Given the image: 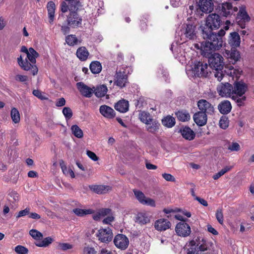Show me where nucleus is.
<instances>
[{
    "mask_svg": "<svg viewBox=\"0 0 254 254\" xmlns=\"http://www.w3.org/2000/svg\"><path fill=\"white\" fill-rule=\"evenodd\" d=\"M220 14L223 16L227 17L232 15L234 12L238 11L237 7H233L232 4L228 2L223 3L219 6Z\"/></svg>",
    "mask_w": 254,
    "mask_h": 254,
    "instance_id": "obj_16",
    "label": "nucleus"
},
{
    "mask_svg": "<svg viewBox=\"0 0 254 254\" xmlns=\"http://www.w3.org/2000/svg\"><path fill=\"white\" fill-rule=\"evenodd\" d=\"M97 252L93 248L86 247L84 248L83 254H96Z\"/></svg>",
    "mask_w": 254,
    "mask_h": 254,
    "instance_id": "obj_57",
    "label": "nucleus"
},
{
    "mask_svg": "<svg viewBox=\"0 0 254 254\" xmlns=\"http://www.w3.org/2000/svg\"><path fill=\"white\" fill-rule=\"evenodd\" d=\"M29 212H30V209L28 208H26L23 210L20 211L18 212L17 215L16 216V218H19L20 217L24 216L29 214Z\"/></svg>",
    "mask_w": 254,
    "mask_h": 254,
    "instance_id": "obj_62",
    "label": "nucleus"
},
{
    "mask_svg": "<svg viewBox=\"0 0 254 254\" xmlns=\"http://www.w3.org/2000/svg\"><path fill=\"white\" fill-rule=\"evenodd\" d=\"M218 109L220 112L223 114L229 113L232 109L230 102L228 100L222 102L218 106Z\"/></svg>",
    "mask_w": 254,
    "mask_h": 254,
    "instance_id": "obj_31",
    "label": "nucleus"
},
{
    "mask_svg": "<svg viewBox=\"0 0 254 254\" xmlns=\"http://www.w3.org/2000/svg\"><path fill=\"white\" fill-rule=\"evenodd\" d=\"M114 243L117 248L125 250L129 245V240L125 235L118 234L115 236Z\"/></svg>",
    "mask_w": 254,
    "mask_h": 254,
    "instance_id": "obj_12",
    "label": "nucleus"
},
{
    "mask_svg": "<svg viewBox=\"0 0 254 254\" xmlns=\"http://www.w3.org/2000/svg\"><path fill=\"white\" fill-rule=\"evenodd\" d=\"M55 4L53 1H49L47 6L48 17L49 18V22L53 23L55 18Z\"/></svg>",
    "mask_w": 254,
    "mask_h": 254,
    "instance_id": "obj_33",
    "label": "nucleus"
},
{
    "mask_svg": "<svg viewBox=\"0 0 254 254\" xmlns=\"http://www.w3.org/2000/svg\"><path fill=\"white\" fill-rule=\"evenodd\" d=\"M86 154L91 160H92L94 161H96L99 159V158L96 155V154L91 151L87 150Z\"/></svg>",
    "mask_w": 254,
    "mask_h": 254,
    "instance_id": "obj_58",
    "label": "nucleus"
},
{
    "mask_svg": "<svg viewBox=\"0 0 254 254\" xmlns=\"http://www.w3.org/2000/svg\"><path fill=\"white\" fill-rule=\"evenodd\" d=\"M10 117L14 124H18L20 121V114L15 108H12L10 111Z\"/></svg>",
    "mask_w": 254,
    "mask_h": 254,
    "instance_id": "obj_42",
    "label": "nucleus"
},
{
    "mask_svg": "<svg viewBox=\"0 0 254 254\" xmlns=\"http://www.w3.org/2000/svg\"><path fill=\"white\" fill-rule=\"evenodd\" d=\"M89 52L85 47H81L79 48L76 51V56L77 58L81 61H84L87 60Z\"/></svg>",
    "mask_w": 254,
    "mask_h": 254,
    "instance_id": "obj_34",
    "label": "nucleus"
},
{
    "mask_svg": "<svg viewBox=\"0 0 254 254\" xmlns=\"http://www.w3.org/2000/svg\"><path fill=\"white\" fill-rule=\"evenodd\" d=\"M216 217L217 221L220 224H222L223 223L224 217L222 209H219L217 210Z\"/></svg>",
    "mask_w": 254,
    "mask_h": 254,
    "instance_id": "obj_55",
    "label": "nucleus"
},
{
    "mask_svg": "<svg viewBox=\"0 0 254 254\" xmlns=\"http://www.w3.org/2000/svg\"><path fill=\"white\" fill-rule=\"evenodd\" d=\"M232 169L231 166H226L222 169L220 171L216 173V174L213 176V178L214 180L218 179L220 177L223 176L224 174H225L228 171H230Z\"/></svg>",
    "mask_w": 254,
    "mask_h": 254,
    "instance_id": "obj_49",
    "label": "nucleus"
},
{
    "mask_svg": "<svg viewBox=\"0 0 254 254\" xmlns=\"http://www.w3.org/2000/svg\"><path fill=\"white\" fill-rule=\"evenodd\" d=\"M162 123L165 127L171 128L175 126L176 121L174 118L171 116H167L162 120Z\"/></svg>",
    "mask_w": 254,
    "mask_h": 254,
    "instance_id": "obj_35",
    "label": "nucleus"
},
{
    "mask_svg": "<svg viewBox=\"0 0 254 254\" xmlns=\"http://www.w3.org/2000/svg\"><path fill=\"white\" fill-rule=\"evenodd\" d=\"M224 56L233 64L240 61L241 58L239 51L235 48L230 51L225 50Z\"/></svg>",
    "mask_w": 254,
    "mask_h": 254,
    "instance_id": "obj_18",
    "label": "nucleus"
},
{
    "mask_svg": "<svg viewBox=\"0 0 254 254\" xmlns=\"http://www.w3.org/2000/svg\"><path fill=\"white\" fill-rule=\"evenodd\" d=\"M74 213L78 216L83 217L88 214L94 213V210L91 209L75 208L73 209Z\"/></svg>",
    "mask_w": 254,
    "mask_h": 254,
    "instance_id": "obj_37",
    "label": "nucleus"
},
{
    "mask_svg": "<svg viewBox=\"0 0 254 254\" xmlns=\"http://www.w3.org/2000/svg\"><path fill=\"white\" fill-rule=\"evenodd\" d=\"M207 115L203 112H198L194 114L193 119L198 126H204L207 121Z\"/></svg>",
    "mask_w": 254,
    "mask_h": 254,
    "instance_id": "obj_23",
    "label": "nucleus"
},
{
    "mask_svg": "<svg viewBox=\"0 0 254 254\" xmlns=\"http://www.w3.org/2000/svg\"><path fill=\"white\" fill-rule=\"evenodd\" d=\"M81 18L76 12H71L67 16L68 25L75 27L78 26L81 22Z\"/></svg>",
    "mask_w": 254,
    "mask_h": 254,
    "instance_id": "obj_26",
    "label": "nucleus"
},
{
    "mask_svg": "<svg viewBox=\"0 0 254 254\" xmlns=\"http://www.w3.org/2000/svg\"><path fill=\"white\" fill-rule=\"evenodd\" d=\"M27 58L32 64H35L36 62V59L39 56V54L32 48L29 49V52L26 54Z\"/></svg>",
    "mask_w": 254,
    "mask_h": 254,
    "instance_id": "obj_36",
    "label": "nucleus"
},
{
    "mask_svg": "<svg viewBox=\"0 0 254 254\" xmlns=\"http://www.w3.org/2000/svg\"><path fill=\"white\" fill-rule=\"evenodd\" d=\"M65 41L69 46H73L78 43V39L75 35H69L65 38Z\"/></svg>",
    "mask_w": 254,
    "mask_h": 254,
    "instance_id": "obj_46",
    "label": "nucleus"
},
{
    "mask_svg": "<svg viewBox=\"0 0 254 254\" xmlns=\"http://www.w3.org/2000/svg\"><path fill=\"white\" fill-rule=\"evenodd\" d=\"M15 251L18 254H27L28 250L24 246L18 245L15 248Z\"/></svg>",
    "mask_w": 254,
    "mask_h": 254,
    "instance_id": "obj_52",
    "label": "nucleus"
},
{
    "mask_svg": "<svg viewBox=\"0 0 254 254\" xmlns=\"http://www.w3.org/2000/svg\"><path fill=\"white\" fill-rule=\"evenodd\" d=\"M97 236L102 242L107 243L112 240L113 235L111 229L107 227L99 230Z\"/></svg>",
    "mask_w": 254,
    "mask_h": 254,
    "instance_id": "obj_15",
    "label": "nucleus"
},
{
    "mask_svg": "<svg viewBox=\"0 0 254 254\" xmlns=\"http://www.w3.org/2000/svg\"><path fill=\"white\" fill-rule=\"evenodd\" d=\"M146 125V130L151 133H155L158 130L160 125L158 121L153 119Z\"/></svg>",
    "mask_w": 254,
    "mask_h": 254,
    "instance_id": "obj_32",
    "label": "nucleus"
},
{
    "mask_svg": "<svg viewBox=\"0 0 254 254\" xmlns=\"http://www.w3.org/2000/svg\"><path fill=\"white\" fill-rule=\"evenodd\" d=\"M225 73L228 76L231 77L233 79L238 80L241 76L243 71L239 67H234L230 64H225Z\"/></svg>",
    "mask_w": 254,
    "mask_h": 254,
    "instance_id": "obj_10",
    "label": "nucleus"
},
{
    "mask_svg": "<svg viewBox=\"0 0 254 254\" xmlns=\"http://www.w3.org/2000/svg\"><path fill=\"white\" fill-rule=\"evenodd\" d=\"M176 115L178 119L182 122L188 121L190 119V114L186 112L178 111L176 113Z\"/></svg>",
    "mask_w": 254,
    "mask_h": 254,
    "instance_id": "obj_45",
    "label": "nucleus"
},
{
    "mask_svg": "<svg viewBox=\"0 0 254 254\" xmlns=\"http://www.w3.org/2000/svg\"><path fill=\"white\" fill-rule=\"evenodd\" d=\"M29 234L36 240H40L43 238L42 234L36 229H32L30 230Z\"/></svg>",
    "mask_w": 254,
    "mask_h": 254,
    "instance_id": "obj_48",
    "label": "nucleus"
},
{
    "mask_svg": "<svg viewBox=\"0 0 254 254\" xmlns=\"http://www.w3.org/2000/svg\"><path fill=\"white\" fill-rule=\"evenodd\" d=\"M58 247L59 249L65 251L72 249L73 245L69 243H60Z\"/></svg>",
    "mask_w": 254,
    "mask_h": 254,
    "instance_id": "obj_53",
    "label": "nucleus"
},
{
    "mask_svg": "<svg viewBox=\"0 0 254 254\" xmlns=\"http://www.w3.org/2000/svg\"><path fill=\"white\" fill-rule=\"evenodd\" d=\"M163 178L167 181L175 182V177L170 174L164 173L162 175Z\"/></svg>",
    "mask_w": 254,
    "mask_h": 254,
    "instance_id": "obj_59",
    "label": "nucleus"
},
{
    "mask_svg": "<svg viewBox=\"0 0 254 254\" xmlns=\"http://www.w3.org/2000/svg\"><path fill=\"white\" fill-rule=\"evenodd\" d=\"M15 79L17 81L23 82L27 81L28 77L26 75L17 74L15 76Z\"/></svg>",
    "mask_w": 254,
    "mask_h": 254,
    "instance_id": "obj_63",
    "label": "nucleus"
},
{
    "mask_svg": "<svg viewBox=\"0 0 254 254\" xmlns=\"http://www.w3.org/2000/svg\"><path fill=\"white\" fill-rule=\"evenodd\" d=\"M214 74L215 78H217V80L220 81L222 80L224 77V73L222 69H214Z\"/></svg>",
    "mask_w": 254,
    "mask_h": 254,
    "instance_id": "obj_54",
    "label": "nucleus"
},
{
    "mask_svg": "<svg viewBox=\"0 0 254 254\" xmlns=\"http://www.w3.org/2000/svg\"><path fill=\"white\" fill-rule=\"evenodd\" d=\"M182 36L188 40H194L196 37V25L192 23L184 24L182 29Z\"/></svg>",
    "mask_w": 254,
    "mask_h": 254,
    "instance_id": "obj_5",
    "label": "nucleus"
},
{
    "mask_svg": "<svg viewBox=\"0 0 254 254\" xmlns=\"http://www.w3.org/2000/svg\"><path fill=\"white\" fill-rule=\"evenodd\" d=\"M89 189L98 194H104L107 193L111 190V187L106 185H91Z\"/></svg>",
    "mask_w": 254,
    "mask_h": 254,
    "instance_id": "obj_28",
    "label": "nucleus"
},
{
    "mask_svg": "<svg viewBox=\"0 0 254 254\" xmlns=\"http://www.w3.org/2000/svg\"><path fill=\"white\" fill-rule=\"evenodd\" d=\"M33 94L41 100L46 99L47 98L43 95L42 93L39 90H34Z\"/></svg>",
    "mask_w": 254,
    "mask_h": 254,
    "instance_id": "obj_61",
    "label": "nucleus"
},
{
    "mask_svg": "<svg viewBox=\"0 0 254 254\" xmlns=\"http://www.w3.org/2000/svg\"><path fill=\"white\" fill-rule=\"evenodd\" d=\"M248 87L246 83L242 81H235L233 86V95L242 96L244 95Z\"/></svg>",
    "mask_w": 254,
    "mask_h": 254,
    "instance_id": "obj_19",
    "label": "nucleus"
},
{
    "mask_svg": "<svg viewBox=\"0 0 254 254\" xmlns=\"http://www.w3.org/2000/svg\"><path fill=\"white\" fill-rule=\"evenodd\" d=\"M76 86L81 94L85 97H91L94 92L92 88L88 87L82 82L77 83Z\"/></svg>",
    "mask_w": 254,
    "mask_h": 254,
    "instance_id": "obj_21",
    "label": "nucleus"
},
{
    "mask_svg": "<svg viewBox=\"0 0 254 254\" xmlns=\"http://www.w3.org/2000/svg\"><path fill=\"white\" fill-rule=\"evenodd\" d=\"M236 19L238 20V24L242 28H245V22L250 21L251 18L246 11V8L245 6L243 5L240 7Z\"/></svg>",
    "mask_w": 254,
    "mask_h": 254,
    "instance_id": "obj_9",
    "label": "nucleus"
},
{
    "mask_svg": "<svg viewBox=\"0 0 254 254\" xmlns=\"http://www.w3.org/2000/svg\"><path fill=\"white\" fill-rule=\"evenodd\" d=\"M115 108L121 113H126L128 110V102L125 99L120 100L115 104Z\"/></svg>",
    "mask_w": 254,
    "mask_h": 254,
    "instance_id": "obj_29",
    "label": "nucleus"
},
{
    "mask_svg": "<svg viewBox=\"0 0 254 254\" xmlns=\"http://www.w3.org/2000/svg\"><path fill=\"white\" fill-rule=\"evenodd\" d=\"M229 126V120L226 116H222L219 121V126L222 129H226Z\"/></svg>",
    "mask_w": 254,
    "mask_h": 254,
    "instance_id": "obj_50",
    "label": "nucleus"
},
{
    "mask_svg": "<svg viewBox=\"0 0 254 254\" xmlns=\"http://www.w3.org/2000/svg\"><path fill=\"white\" fill-rule=\"evenodd\" d=\"M151 218L149 213L140 212L136 215L135 222L141 225H146L150 222Z\"/></svg>",
    "mask_w": 254,
    "mask_h": 254,
    "instance_id": "obj_22",
    "label": "nucleus"
},
{
    "mask_svg": "<svg viewBox=\"0 0 254 254\" xmlns=\"http://www.w3.org/2000/svg\"><path fill=\"white\" fill-rule=\"evenodd\" d=\"M203 37L208 41L202 42L200 44H195L194 47L197 49H200L201 55L204 57H209L214 50H218L222 47L223 41L220 38H217L216 35Z\"/></svg>",
    "mask_w": 254,
    "mask_h": 254,
    "instance_id": "obj_1",
    "label": "nucleus"
},
{
    "mask_svg": "<svg viewBox=\"0 0 254 254\" xmlns=\"http://www.w3.org/2000/svg\"><path fill=\"white\" fill-rule=\"evenodd\" d=\"M72 134L77 138H81L83 136V133L81 129L77 125H73L71 127Z\"/></svg>",
    "mask_w": 254,
    "mask_h": 254,
    "instance_id": "obj_43",
    "label": "nucleus"
},
{
    "mask_svg": "<svg viewBox=\"0 0 254 254\" xmlns=\"http://www.w3.org/2000/svg\"><path fill=\"white\" fill-rule=\"evenodd\" d=\"M217 91L219 95L222 97L231 98L233 95V86L228 82L221 83L217 86Z\"/></svg>",
    "mask_w": 254,
    "mask_h": 254,
    "instance_id": "obj_6",
    "label": "nucleus"
},
{
    "mask_svg": "<svg viewBox=\"0 0 254 254\" xmlns=\"http://www.w3.org/2000/svg\"><path fill=\"white\" fill-rule=\"evenodd\" d=\"M221 22L220 17L218 14L216 13L209 14L206 18L205 25L200 26L202 36L208 37V35H216L212 32V30L218 29L220 26Z\"/></svg>",
    "mask_w": 254,
    "mask_h": 254,
    "instance_id": "obj_2",
    "label": "nucleus"
},
{
    "mask_svg": "<svg viewBox=\"0 0 254 254\" xmlns=\"http://www.w3.org/2000/svg\"><path fill=\"white\" fill-rule=\"evenodd\" d=\"M102 217L107 216L112 214V211L109 208H103L99 210Z\"/></svg>",
    "mask_w": 254,
    "mask_h": 254,
    "instance_id": "obj_60",
    "label": "nucleus"
},
{
    "mask_svg": "<svg viewBox=\"0 0 254 254\" xmlns=\"http://www.w3.org/2000/svg\"><path fill=\"white\" fill-rule=\"evenodd\" d=\"M127 82V75L126 69H121L117 71L114 83L122 88L125 86Z\"/></svg>",
    "mask_w": 254,
    "mask_h": 254,
    "instance_id": "obj_13",
    "label": "nucleus"
},
{
    "mask_svg": "<svg viewBox=\"0 0 254 254\" xmlns=\"http://www.w3.org/2000/svg\"><path fill=\"white\" fill-rule=\"evenodd\" d=\"M231 98L236 102L237 105L239 107L244 106L245 101L246 100V97L245 95L239 96L238 95H233Z\"/></svg>",
    "mask_w": 254,
    "mask_h": 254,
    "instance_id": "obj_44",
    "label": "nucleus"
},
{
    "mask_svg": "<svg viewBox=\"0 0 254 254\" xmlns=\"http://www.w3.org/2000/svg\"><path fill=\"white\" fill-rule=\"evenodd\" d=\"M183 137L187 140H191L195 137L194 131L189 127H185L180 130Z\"/></svg>",
    "mask_w": 254,
    "mask_h": 254,
    "instance_id": "obj_30",
    "label": "nucleus"
},
{
    "mask_svg": "<svg viewBox=\"0 0 254 254\" xmlns=\"http://www.w3.org/2000/svg\"><path fill=\"white\" fill-rule=\"evenodd\" d=\"M198 6L203 12H210L213 9V3L211 0H200Z\"/></svg>",
    "mask_w": 254,
    "mask_h": 254,
    "instance_id": "obj_25",
    "label": "nucleus"
},
{
    "mask_svg": "<svg viewBox=\"0 0 254 254\" xmlns=\"http://www.w3.org/2000/svg\"><path fill=\"white\" fill-rule=\"evenodd\" d=\"M228 43L234 48L239 47L241 43L239 34L236 32L231 33L229 37Z\"/></svg>",
    "mask_w": 254,
    "mask_h": 254,
    "instance_id": "obj_27",
    "label": "nucleus"
},
{
    "mask_svg": "<svg viewBox=\"0 0 254 254\" xmlns=\"http://www.w3.org/2000/svg\"><path fill=\"white\" fill-rule=\"evenodd\" d=\"M63 113L66 120L70 119L72 116V112L69 107H64L63 109Z\"/></svg>",
    "mask_w": 254,
    "mask_h": 254,
    "instance_id": "obj_51",
    "label": "nucleus"
},
{
    "mask_svg": "<svg viewBox=\"0 0 254 254\" xmlns=\"http://www.w3.org/2000/svg\"><path fill=\"white\" fill-rule=\"evenodd\" d=\"M209 65L214 69H222L224 65L223 57L218 53H214L209 57Z\"/></svg>",
    "mask_w": 254,
    "mask_h": 254,
    "instance_id": "obj_7",
    "label": "nucleus"
},
{
    "mask_svg": "<svg viewBox=\"0 0 254 254\" xmlns=\"http://www.w3.org/2000/svg\"><path fill=\"white\" fill-rule=\"evenodd\" d=\"M107 90V86L104 85H102L97 87L95 90H94V92L97 97H102L106 95Z\"/></svg>",
    "mask_w": 254,
    "mask_h": 254,
    "instance_id": "obj_41",
    "label": "nucleus"
},
{
    "mask_svg": "<svg viewBox=\"0 0 254 254\" xmlns=\"http://www.w3.org/2000/svg\"><path fill=\"white\" fill-rule=\"evenodd\" d=\"M133 191L135 197L140 203L152 207L155 206V201L154 199L146 197L143 193L140 190H133Z\"/></svg>",
    "mask_w": 254,
    "mask_h": 254,
    "instance_id": "obj_11",
    "label": "nucleus"
},
{
    "mask_svg": "<svg viewBox=\"0 0 254 254\" xmlns=\"http://www.w3.org/2000/svg\"><path fill=\"white\" fill-rule=\"evenodd\" d=\"M90 69L94 74L99 73L102 70V65L100 62L94 61L90 64Z\"/></svg>",
    "mask_w": 254,
    "mask_h": 254,
    "instance_id": "obj_40",
    "label": "nucleus"
},
{
    "mask_svg": "<svg viewBox=\"0 0 254 254\" xmlns=\"http://www.w3.org/2000/svg\"><path fill=\"white\" fill-rule=\"evenodd\" d=\"M52 242V239L50 237L45 238L42 241L37 242L35 245L39 247H45L48 246Z\"/></svg>",
    "mask_w": 254,
    "mask_h": 254,
    "instance_id": "obj_47",
    "label": "nucleus"
},
{
    "mask_svg": "<svg viewBox=\"0 0 254 254\" xmlns=\"http://www.w3.org/2000/svg\"><path fill=\"white\" fill-rule=\"evenodd\" d=\"M228 149L231 151H238L240 149V146L237 142H232L229 145Z\"/></svg>",
    "mask_w": 254,
    "mask_h": 254,
    "instance_id": "obj_56",
    "label": "nucleus"
},
{
    "mask_svg": "<svg viewBox=\"0 0 254 254\" xmlns=\"http://www.w3.org/2000/svg\"><path fill=\"white\" fill-rule=\"evenodd\" d=\"M175 231L178 235L186 237L190 235L191 230L188 224L185 222H181L176 225Z\"/></svg>",
    "mask_w": 254,
    "mask_h": 254,
    "instance_id": "obj_14",
    "label": "nucleus"
},
{
    "mask_svg": "<svg viewBox=\"0 0 254 254\" xmlns=\"http://www.w3.org/2000/svg\"><path fill=\"white\" fill-rule=\"evenodd\" d=\"M197 107L200 112H203L208 115L212 114L214 111L213 106L209 102L204 99L199 100L197 102Z\"/></svg>",
    "mask_w": 254,
    "mask_h": 254,
    "instance_id": "obj_17",
    "label": "nucleus"
},
{
    "mask_svg": "<svg viewBox=\"0 0 254 254\" xmlns=\"http://www.w3.org/2000/svg\"><path fill=\"white\" fill-rule=\"evenodd\" d=\"M154 226L156 230L163 231L170 228L171 223L167 219L160 218L155 221Z\"/></svg>",
    "mask_w": 254,
    "mask_h": 254,
    "instance_id": "obj_20",
    "label": "nucleus"
},
{
    "mask_svg": "<svg viewBox=\"0 0 254 254\" xmlns=\"http://www.w3.org/2000/svg\"><path fill=\"white\" fill-rule=\"evenodd\" d=\"M114 220V217L112 213L107 216L103 220V222L104 224H108L111 222H113Z\"/></svg>",
    "mask_w": 254,
    "mask_h": 254,
    "instance_id": "obj_64",
    "label": "nucleus"
},
{
    "mask_svg": "<svg viewBox=\"0 0 254 254\" xmlns=\"http://www.w3.org/2000/svg\"><path fill=\"white\" fill-rule=\"evenodd\" d=\"M17 62L19 65L23 70L28 71L31 70V73L33 75H36L38 71L37 66L35 64H32L31 62H28L27 59L25 60L22 59V56H20L17 58Z\"/></svg>",
    "mask_w": 254,
    "mask_h": 254,
    "instance_id": "obj_8",
    "label": "nucleus"
},
{
    "mask_svg": "<svg viewBox=\"0 0 254 254\" xmlns=\"http://www.w3.org/2000/svg\"><path fill=\"white\" fill-rule=\"evenodd\" d=\"M139 117L140 121L145 124H148V123L153 119L150 114L145 111H141Z\"/></svg>",
    "mask_w": 254,
    "mask_h": 254,
    "instance_id": "obj_39",
    "label": "nucleus"
},
{
    "mask_svg": "<svg viewBox=\"0 0 254 254\" xmlns=\"http://www.w3.org/2000/svg\"><path fill=\"white\" fill-rule=\"evenodd\" d=\"M193 241L190 242L191 247L188 249L187 254H205V252L211 250L213 244L212 242L207 241L202 238L197 244L198 247L196 249Z\"/></svg>",
    "mask_w": 254,
    "mask_h": 254,
    "instance_id": "obj_4",
    "label": "nucleus"
},
{
    "mask_svg": "<svg viewBox=\"0 0 254 254\" xmlns=\"http://www.w3.org/2000/svg\"><path fill=\"white\" fill-rule=\"evenodd\" d=\"M99 112L103 117L108 119H113L116 116V113L113 109L105 105L100 107Z\"/></svg>",
    "mask_w": 254,
    "mask_h": 254,
    "instance_id": "obj_24",
    "label": "nucleus"
},
{
    "mask_svg": "<svg viewBox=\"0 0 254 254\" xmlns=\"http://www.w3.org/2000/svg\"><path fill=\"white\" fill-rule=\"evenodd\" d=\"M60 165L63 173L65 175L67 176H70L72 178H74L75 177L73 171L71 169L68 168L63 160L60 161Z\"/></svg>",
    "mask_w": 254,
    "mask_h": 254,
    "instance_id": "obj_38",
    "label": "nucleus"
},
{
    "mask_svg": "<svg viewBox=\"0 0 254 254\" xmlns=\"http://www.w3.org/2000/svg\"><path fill=\"white\" fill-rule=\"evenodd\" d=\"M187 68V73L189 77H207L210 72L206 63L195 62L190 69Z\"/></svg>",
    "mask_w": 254,
    "mask_h": 254,
    "instance_id": "obj_3",
    "label": "nucleus"
}]
</instances>
